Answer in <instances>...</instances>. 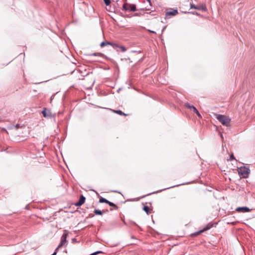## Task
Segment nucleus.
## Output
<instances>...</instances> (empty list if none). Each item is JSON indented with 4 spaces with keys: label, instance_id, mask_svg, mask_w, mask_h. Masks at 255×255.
I'll list each match as a JSON object with an SVG mask.
<instances>
[{
    "label": "nucleus",
    "instance_id": "obj_1",
    "mask_svg": "<svg viewBox=\"0 0 255 255\" xmlns=\"http://www.w3.org/2000/svg\"><path fill=\"white\" fill-rule=\"evenodd\" d=\"M216 118L224 126H225L226 127H229L230 126L231 120L227 116L220 114H217Z\"/></svg>",
    "mask_w": 255,
    "mask_h": 255
},
{
    "label": "nucleus",
    "instance_id": "obj_2",
    "mask_svg": "<svg viewBox=\"0 0 255 255\" xmlns=\"http://www.w3.org/2000/svg\"><path fill=\"white\" fill-rule=\"evenodd\" d=\"M122 10L125 11H136V5L134 4L125 2L123 5Z\"/></svg>",
    "mask_w": 255,
    "mask_h": 255
},
{
    "label": "nucleus",
    "instance_id": "obj_3",
    "mask_svg": "<svg viewBox=\"0 0 255 255\" xmlns=\"http://www.w3.org/2000/svg\"><path fill=\"white\" fill-rule=\"evenodd\" d=\"M68 236V234L67 233V231L64 230V232L63 234L62 235V237H61L60 240V243L57 247L56 249H57V251H58L59 249L62 247V246H64L67 243V238Z\"/></svg>",
    "mask_w": 255,
    "mask_h": 255
},
{
    "label": "nucleus",
    "instance_id": "obj_4",
    "mask_svg": "<svg viewBox=\"0 0 255 255\" xmlns=\"http://www.w3.org/2000/svg\"><path fill=\"white\" fill-rule=\"evenodd\" d=\"M250 169L245 167H241L239 171V173L243 177L247 178L249 176Z\"/></svg>",
    "mask_w": 255,
    "mask_h": 255
},
{
    "label": "nucleus",
    "instance_id": "obj_5",
    "mask_svg": "<svg viewBox=\"0 0 255 255\" xmlns=\"http://www.w3.org/2000/svg\"><path fill=\"white\" fill-rule=\"evenodd\" d=\"M191 8H194L198 10H202L204 11H206L207 9L205 4H199V5H195L194 4H190Z\"/></svg>",
    "mask_w": 255,
    "mask_h": 255
},
{
    "label": "nucleus",
    "instance_id": "obj_6",
    "mask_svg": "<svg viewBox=\"0 0 255 255\" xmlns=\"http://www.w3.org/2000/svg\"><path fill=\"white\" fill-rule=\"evenodd\" d=\"M185 106L187 108L190 109L192 111H193L194 113H195L199 117H201V116L197 109L193 105H191L189 103H186Z\"/></svg>",
    "mask_w": 255,
    "mask_h": 255
},
{
    "label": "nucleus",
    "instance_id": "obj_7",
    "mask_svg": "<svg viewBox=\"0 0 255 255\" xmlns=\"http://www.w3.org/2000/svg\"><path fill=\"white\" fill-rule=\"evenodd\" d=\"M42 114L45 118H51L52 117L50 111L46 108H44L43 110L42 111Z\"/></svg>",
    "mask_w": 255,
    "mask_h": 255
},
{
    "label": "nucleus",
    "instance_id": "obj_8",
    "mask_svg": "<svg viewBox=\"0 0 255 255\" xmlns=\"http://www.w3.org/2000/svg\"><path fill=\"white\" fill-rule=\"evenodd\" d=\"M178 14V10L177 9H173L171 11H167L165 13V17L167 18H170V15L175 16Z\"/></svg>",
    "mask_w": 255,
    "mask_h": 255
},
{
    "label": "nucleus",
    "instance_id": "obj_9",
    "mask_svg": "<svg viewBox=\"0 0 255 255\" xmlns=\"http://www.w3.org/2000/svg\"><path fill=\"white\" fill-rule=\"evenodd\" d=\"M236 211L238 212L246 213L250 212L251 209L247 207H241L237 208Z\"/></svg>",
    "mask_w": 255,
    "mask_h": 255
},
{
    "label": "nucleus",
    "instance_id": "obj_10",
    "mask_svg": "<svg viewBox=\"0 0 255 255\" xmlns=\"http://www.w3.org/2000/svg\"><path fill=\"white\" fill-rule=\"evenodd\" d=\"M86 198L83 195H81L80 196L79 200L78 202L76 203L75 204L76 206H80L82 204H83L85 201Z\"/></svg>",
    "mask_w": 255,
    "mask_h": 255
},
{
    "label": "nucleus",
    "instance_id": "obj_11",
    "mask_svg": "<svg viewBox=\"0 0 255 255\" xmlns=\"http://www.w3.org/2000/svg\"><path fill=\"white\" fill-rule=\"evenodd\" d=\"M213 226V224L211 223H209L206 225L202 229L203 232L206 231L209 229H210Z\"/></svg>",
    "mask_w": 255,
    "mask_h": 255
},
{
    "label": "nucleus",
    "instance_id": "obj_12",
    "mask_svg": "<svg viewBox=\"0 0 255 255\" xmlns=\"http://www.w3.org/2000/svg\"><path fill=\"white\" fill-rule=\"evenodd\" d=\"M108 204H109L111 207H113L114 208V209H115V210H118V206L116 204L113 203V202H111L109 201Z\"/></svg>",
    "mask_w": 255,
    "mask_h": 255
},
{
    "label": "nucleus",
    "instance_id": "obj_13",
    "mask_svg": "<svg viewBox=\"0 0 255 255\" xmlns=\"http://www.w3.org/2000/svg\"><path fill=\"white\" fill-rule=\"evenodd\" d=\"M108 202H109V200H108L107 199H106L103 197H101L99 200L100 203H106L108 204Z\"/></svg>",
    "mask_w": 255,
    "mask_h": 255
},
{
    "label": "nucleus",
    "instance_id": "obj_14",
    "mask_svg": "<svg viewBox=\"0 0 255 255\" xmlns=\"http://www.w3.org/2000/svg\"><path fill=\"white\" fill-rule=\"evenodd\" d=\"M94 213L96 215H102L103 214V212L99 209H95L94 211Z\"/></svg>",
    "mask_w": 255,
    "mask_h": 255
},
{
    "label": "nucleus",
    "instance_id": "obj_15",
    "mask_svg": "<svg viewBox=\"0 0 255 255\" xmlns=\"http://www.w3.org/2000/svg\"><path fill=\"white\" fill-rule=\"evenodd\" d=\"M111 44V42L107 41H103L100 44L101 47H103L107 45H110Z\"/></svg>",
    "mask_w": 255,
    "mask_h": 255
},
{
    "label": "nucleus",
    "instance_id": "obj_16",
    "mask_svg": "<svg viewBox=\"0 0 255 255\" xmlns=\"http://www.w3.org/2000/svg\"><path fill=\"white\" fill-rule=\"evenodd\" d=\"M143 210L147 213V214H148L150 213L149 208L147 206H144V207L143 208Z\"/></svg>",
    "mask_w": 255,
    "mask_h": 255
},
{
    "label": "nucleus",
    "instance_id": "obj_17",
    "mask_svg": "<svg viewBox=\"0 0 255 255\" xmlns=\"http://www.w3.org/2000/svg\"><path fill=\"white\" fill-rule=\"evenodd\" d=\"M110 45H112L113 46V47L115 49H117V51H118V50L117 49L118 48H119V46L120 45H119L118 44H116V43H111V44H110Z\"/></svg>",
    "mask_w": 255,
    "mask_h": 255
},
{
    "label": "nucleus",
    "instance_id": "obj_18",
    "mask_svg": "<svg viewBox=\"0 0 255 255\" xmlns=\"http://www.w3.org/2000/svg\"><path fill=\"white\" fill-rule=\"evenodd\" d=\"M115 112L116 113H117L119 115H124V116H126V114H125V113H124L121 110H117V111H115Z\"/></svg>",
    "mask_w": 255,
    "mask_h": 255
},
{
    "label": "nucleus",
    "instance_id": "obj_19",
    "mask_svg": "<svg viewBox=\"0 0 255 255\" xmlns=\"http://www.w3.org/2000/svg\"><path fill=\"white\" fill-rule=\"evenodd\" d=\"M119 49L122 52H125L127 50L126 48L124 46L120 45Z\"/></svg>",
    "mask_w": 255,
    "mask_h": 255
},
{
    "label": "nucleus",
    "instance_id": "obj_20",
    "mask_svg": "<svg viewBox=\"0 0 255 255\" xmlns=\"http://www.w3.org/2000/svg\"><path fill=\"white\" fill-rule=\"evenodd\" d=\"M203 232H203V230H200V231H198V232H197L195 233H194V234H193V235H195V236H197V235H198L200 234L201 233H203Z\"/></svg>",
    "mask_w": 255,
    "mask_h": 255
},
{
    "label": "nucleus",
    "instance_id": "obj_21",
    "mask_svg": "<svg viewBox=\"0 0 255 255\" xmlns=\"http://www.w3.org/2000/svg\"><path fill=\"white\" fill-rule=\"evenodd\" d=\"M104 1L106 5H109L111 2L110 0H104Z\"/></svg>",
    "mask_w": 255,
    "mask_h": 255
},
{
    "label": "nucleus",
    "instance_id": "obj_22",
    "mask_svg": "<svg viewBox=\"0 0 255 255\" xmlns=\"http://www.w3.org/2000/svg\"><path fill=\"white\" fill-rule=\"evenodd\" d=\"M102 252L101 251H97V252H96L95 253H93L91 254H90V255H97L99 254H102Z\"/></svg>",
    "mask_w": 255,
    "mask_h": 255
},
{
    "label": "nucleus",
    "instance_id": "obj_23",
    "mask_svg": "<svg viewBox=\"0 0 255 255\" xmlns=\"http://www.w3.org/2000/svg\"><path fill=\"white\" fill-rule=\"evenodd\" d=\"M234 159H235L234 156V155L232 154V155H231V156H230V159H229V160L231 161V160H234Z\"/></svg>",
    "mask_w": 255,
    "mask_h": 255
},
{
    "label": "nucleus",
    "instance_id": "obj_24",
    "mask_svg": "<svg viewBox=\"0 0 255 255\" xmlns=\"http://www.w3.org/2000/svg\"><path fill=\"white\" fill-rule=\"evenodd\" d=\"M15 127H16V128H19L20 127V125L19 124H17L15 126Z\"/></svg>",
    "mask_w": 255,
    "mask_h": 255
},
{
    "label": "nucleus",
    "instance_id": "obj_25",
    "mask_svg": "<svg viewBox=\"0 0 255 255\" xmlns=\"http://www.w3.org/2000/svg\"><path fill=\"white\" fill-rule=\"evenodd\" d=\"M149 31L151 33H155V32L153 31H152V30H149Z\"/></svg>",
    "mask_w": 255,
    "mask_h": 255
},
{
    "label": "nucleus",
    "instance_id": "obj_26",
    "mask_svg": "<svg viewBox=\"0 0 255 255\" xmlns=\"http://www.w3.org/2000/svg\"><path fill=\"white\" fill-rule=\"evenodd\" d=\"M91 55H96V53H93Z\"/></svg>",
    "mask_w": 255,
    "mask_h": 255
},
{
    "label": "nucleus",
    "instance_id": "obj_27",
    "mask_svg": "<svg viewBox=\"0 0 255 255\" xmlns=\"http://www.w3.org/2000/svg\"><path fill=\"white\" fill-rule=\"evenodd\" d=\"M147 0L148 1V2H149V3H150V0Z\"/></svg>",
    "mask_w": 255,
    "mask_h": 255
},
{
    "label": "nucleus",
    "instance_id": "obj_28",
    "mask_svg": "<svg viewBox=\"0 0 255 255\" xmlns=\"http://www.w3.org/2000/svg\"><path fill=\"white\" fill-rule=\"evenodd\" d=\"M127 17H129L130 16H128V15H127Z\"/></svg>",
    "mask_w": 255,
    "mask_h": 255
}]
</instances>
